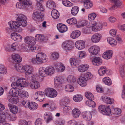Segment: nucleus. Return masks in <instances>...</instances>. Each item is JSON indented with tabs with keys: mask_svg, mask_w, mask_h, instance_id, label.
<instances>
[{
	"mask_svg": "<svg viewBox=\"0 0 125 125\" xmlns=\"http://www.w3.org/2000/svg\"><path fill=\"white\" fill-rule=\"evenodd\" d=\"M106 68L104 66L101 67L98 70V73L100 76H103L105 73L106 71Z\"/></svg>",
	"mask_w": 125,
	"mask_h": 125,
	"instance_id": "58836bf2",
	"label": "nucleus"
},
{
	"mask_svg": "<svg viewBox=\"0 0 125 125\" xmlns=\"http://www.w3.org/2000/svg\"><path fill=\"white\" fill-rule=\"evenodd\" d=\"M71 110V108L69 106H65L63 108L64 112L66 114L69 113Z\"/></svg>",
	"mask_w": 125,
	"mask_h": 125,
	"instance_id": "774afa93",
	"label": "nucleus"
},
{
	"mask_svg": "<svg viewBox=\"0 0 125 125\" xmlns=\"http://www.w3.org/2000/svg\"><path fill=\"white\" fill-rule=\"evenodd\" d=\"M80 114V110L77 108L74 109L72 111V115L75 118H78Z\"/></svg>",
	"mask_w": 125,
	"mask_h": 125,
	"instance_id": "c85d7f7f",
	"label": "nucleus"
},
{
	"mask_svg": "<svg viewBox=\"0 0 125 125\" xmlns=\"http://www.w3.org/2000/svg\"><path fill=\"white\" fill-rule=\"evenodd\" d=\"M62 3L65 6L71 7L73 6V4L68 0H63Z\"/></svg>",
	"mask_w": 125,
	"mask_h": 125,
	"instance_id": "6e6d98bb",
	"label": "nucleus"
},
{
	"mask_svg": "<svg viewBox=\"0 0 125 125\" xmlns=\"http://www.w3.org/2000/svg\"><path fill=\"white\" fill-rule=\"evenodd\" d=\"M101 35L97 33L94 34L91 37V40L93 42L97 43L99 42L100 39Z\"/></svg>",
	"mask_w": 125,
	"mask_h": 125,
	"instance_id": "6ab92c4d",
	"label": "nucleus"
},
{
	"mask_svg": "<svg viewBox=\"0 0 125 125\" xmlns=\"http://www.w3.org/2000/svg\"><path fill=\"white\" fill-rule=\"evenodd\" d=\"M55 65L57 70L59 72H63L65 69V66L60 62L56 63Z\"/></svg>",
	"mask_w": 125,
	"mask_h": 125,
	"instance_id": "a211bd4d",
	"label": "nucleus"
},
{
	"mask_svg": "<svg viewBox=\"0 0 125 125\" xmlns=\"http://www.w3.org/2000/svg\"><path fill=\"white\" fill-rule=\"evenodd\" d=\"M45 93L47 96L51 98L55 97L57 95L56 91L52 88H49L45 89Z\"/></svg>",
	"mask_w": 125,
	"mask_h": 125,
	"instance_id": "1a4fd4ad",
	"label": "nucleus"
},
{
	"mask_svg": "<svg viewBox=\"0 0 125 125\" xmlns=\"http://www.w3.org/2000/svg\"><path fill=\"white\" fill-rule=\"evenodd\" d=\"M34 71L33 67L31 65H27L24 66L25 77L29 80L34 79V75L32 73Z\"/></svg>",
	"mask_w": 125,
	"mask_h": 125,
	"instance_id": "39448f33",
	"label": "nucleus"
},
{
	"mask_svg": "<svg viewBox=\"0 0 125 125\" xmlns=\"http://www.w3.org/2000/svg\"><path fill=\"white\" fill-rule=\"evenodd\" d=\"M70 62L71 66L73 68H75L79 65L78 60L74 58H71L70 59Z\"/></svg>",
	"mask_w": 125,
	"mask_h": 125,
	"instance_id": "72a5a7b5",
	"label": "nucleus"
},
{
	"mask_svg": "<svg viewBox=\"0 0 125 125\" xmlns=\"http://www.w3.org/2000/svg\"><path fill=\"white\" fill-rule=\"evenodd\" d=\"M9 93L10 94L9 95L14 97L18 96L19 94V92L18 90L13 87L10 90Z\"/></svg>",
	"mask_w": 125,
	"mask_h": 125,
	"instance_id": "f704fd0d",
	"label": "nucleus"
},
{
	"mask_svg": "<svg viewBox=\"0 0 125 125\" xmlns=\"http://www.w3.org/2000/svg\"><path fill=\"white\" fill-rule=\"evenodd\" d=\"M32 2L29 0H20L16 5V7L20 9H27L29 6L32 4Z\"/></svg>",
	"mask_w": 125,
	"mask_h": 125,
	"instance_id": "423d86ee",
	"label": "nucleus"
},
{
	"mask_svg": "<svg viewBox=\"0 0 125 125\" xmlns=\"http://www.w3.org/2000/svg\"><path fill=\"white\" fill-rule=\"evenodd\" d=\"M20 96L21 97L23 98H26L28 97L29 96L28 94L26 91H23L21 92Z\"/></svg>",
	"mask_w": 125,
	"mask_h": 125,
	"instance_id": "052dcab7",
	"label": "nucleus"
},
{
	"mask_svg": "<svg viewBox=\"0 0 125 125\" xmlns=\"http://www.w3.org/2000/svg\"><path fill=\"white\" fill-rule=\"evenodd\" d=\"M35 39L36 41L40 42H44L47 40L43 35L41 34L36 35L35 36Z\"/></svg>",
	"mask_w": 125,
	"mask_h": 125,
	"instance_id": "7c9ffc66",
	"label": "nucleus"
},
{
	"mask_svg": "<svg viewBox=\"0 0 125 125\" xmlns=\"http://www.w3.org/2000/svg\"><path fill=\"white\" fill-rule=\"evenodd\" d=\"M88 51L91 55H96L99 52L100 48L98 46L94 45L91 47Z\"/></svg>",
	"mask_w": 125,
	"mask_h": 125,
	"instance_id": "4468645a",
	"label": "nucleus"
},
{
	"mask_svg": "<svg viewBox=\"0 0 125 125\" xmlns=\"http://www.w3.org/2000/svg\"><path fill=\"white\" fill-rule=\"evenodd\" d=\"M21 104L25 107L28 108L30 102L28 101L24 100L22 101Z\"/></svg>",
	"mask_w": 125,
	"mask_h": 125,
	"instance_id": "338daca9",
	"label": "nucleus"
},
{
	"mask_svg": "<svg viewBox=\"0 0 125 125\" xmlns=\"http://www.w3.org/2000/svg\"><path fill=\"white\" fill-rule=\"evenodd\" d=\"M113 52L111 50L106 51L103 53V57L106 59H108L112 57Z\"/></svg>",
	"mask_w": 125,
	"mask_h": 125,
	"instance_id": "cd10ccee",
	"label": "nucleus"
},
{
	"mask_svg": "<svg viewBox=\"0 0 125 125\" xmlns=\"http://www.w3.org/2000/svg\"><path fill=\"white\" fill-rule=\"evenodd\" d=\"M73 45V43L72 41H68L63 42L62 44V47L66 51H68L72 49Z\"/></svg>",
	"mask_w": 125,
	"mask_h": 125,
	"instance_id": "9b49d317",
	"label": "nucleus"
},
{
	"mask_svg": "<svg viewBox=\"0 0 125 125\" xmlns=\"http://www.w3.org/2000/svg\"><path fill=\"white\" fill-rule=\"evenodd\" d=\"M46 6L49 8L53 9L56 7V5L54 2L52 0H49L46 3Z\"/></svg>",
	"mask_w": 125,
	"mask_h": 125,
	"instance_id": "ea45409f",
	"label": "nucleus"
},
{
	"mask_svg": "<svg viewBox=\"0 0 125 125\" xmlns=\"http://www.w3.org/2000/svg\"><path fill=\"white\" fill-rule=\"evenodd\" d=\"M96 14L94 13L89 14L88 16V19L90 21L93 20L96 17Z\"/></svg>",
	"mask_w": 125,
	"mask_h": 125,
	"instance_id": "0e129e2a",
	"label": "nucleus"
},
{
	"mask_svg": "<svg viewBox=\"0 0 125 125\" xmlns=\"http://www.w3.org/2000/svg\"><path fill=\"white\" fill-rule=\"evenodd\" d=\"M36 6L37 9L34 11L32 18L39 22H41L42 21V18L43 16V14L41 13V11H43L44 9L41 3L37 2Z\"/></svg>",
	"mask_w": 125,
	"mask_h": 125,
	"instance_id": "f257e3e1",
	"label": "nucleus"
},
{
	"mask_svg": "<svg viewBox=\"0 0 125 125\" xmlns=\"http://www.w3.org/2000/svg\"><path fill=\"white\" fill-rule=\"evenodd\" d=\"M102 81L104 83L108 85H111L112 83V81L111 79L107 77L104 78Z\"/></svg>",
	"mask_w": 125,
	"mask_h": 125,
	"instance_id": "8fccbe9b",
	"label": "nucleus"
},
{
	"mask_svg": "<svg viewBox=\"0 0 125 125\" xmlns=\"http://www.w3.org/2000/svg\"><path fill=\"white\" fill-rule=\"evenodd\" d=\"M86 104L88 106L92 107H95V102L93 101V100H89L86 102Z\"/></svg>",
	"mask_w": 125,
	"mask_h": 125,
	"instance_id": "4d7b16f0",
	"label": "nucleus"
},
{
	"mask_svg": "<svg viewBox=\"0 0 125 125\" xmlns=\"http://www.w3.org/2000/svg\"><path fill=\"white\" fill-rule=\"evenodd\" d=\"M34 79L32 78L31 81L30 83V87L32 89H38L40 87V85L39 83L35 80V78L34 76Z\"/></svg>",
	"mask_w": 125,
	"mask_h": 125,
	"instance_id": "ddd939ff",
	"label": "nucleus"
},
{
	"mask_svg": "<svg viewBox=\"0 0 125 125\" xmlns=\"http://www.w3.org/2000/svg\"><path fill=\"white\" fill-rule=\"evenodd\" d=\"M65 90L68 92H72L74 90V88L73 86L69 85H66L65 87Z\"/></svg>",
	"mask_w": 125,
	"mask_h": 125,
	"instance_id": "de8ad7c7",
	"label": "nucleus"
},
{
	"mask_svg": "<svg viewBox=\"0 0 125 125\" xmlns=\"http://www.w3.org/2000/svg\"><path fill=\"white\" fill-rule=\"evenodd\" d=\"M37 104L36 103L32 102L31 103H30L28 108L30 110H34L37 108Z\"/></svg>",
	"mask_w": 125,
	"mask_h": 125,
	"instance_id": "864d4df0",
	"label": "nucleus"
},
{
	"mask_svg": "<svg viewBox=\"0 0 125 125\" xmlns=\"http://www.w3.org/2000/svg\"><path fill=\"white\" fill-rule=\"evenodd\" d=\"M89 66L87 64H82L78 67V71L81 72H83L87 71L89 68Z\"/></svg>",
	"mask_w": 125,
	"mask_h": 125,
	"instance_id": "a878e982",
	"label": "nucleus"
},
{
	"mask_svg": "<svg viewBox=\"0 0 125 125\" xmlns=\"http://www.w3.org/2000/svg\"><path fill=\"white\" fill-rule=\"evenodd\" d=\"M11 38L15 41H20L22 39V37L19 34L16 33H12L11 35Z\"/></svg>",
	"mask_w": 125,
	"mask_h": 125,
	"instance_id": "4be33fe9",
	"label": "nucleus"
},
{
	"mask_svg": "<svg viewBox=\"0 0 125 125\" xmlns=\"http://www.w3.org/2000/svg\"><path fill=\"white\" fill-rule=\"evenodd\" d=\"M27 17L25 15L20 14L18 15L15 21H11L8 22V23H13L15 22L17 23H27Z\"/></svg>",
	"mask_w": 125,
	"mask_h": 125,
	"instance_id": "0eeeda50",
	"label": "nucleus"
},
{
	"mask_svg": "<svg viewBox=\"0 0 125 125\" xmlns=\"http://www.w3.org/2000/svg\"><path fill=\"white\" fill-rule=\"evenodd\" d=\"M51 14L52 18L55 19H57L59 16V12L55 9L53 10H52Z\"/></svg>",
	"mask_w": 125,
	"mask_h": 125,
	"instance_id": "37998d69",
	"label": "nucleus"
},
{
	"mask_svg": "<svg viewBox=\"0 0 125 125\" xmlns=\"http://www.w3.org/2000/svg\"><path fill=\"white\" fill-rule=\"evenodd\" d=\"M81 34V32L79 30L73 31L70 35L71 37L73 39H75L79 37Z\"/></svg>",
	"mask_w": 125,
	"mask_h": 125,
	"instance_id": "c756f323",
	"label": "nucleus"
},
{
	"mask_svg": "<svg viewBox=\"0 0 125 125\" xmlns=\"http://www.w3.org/2000/svg\"><path fill=\"white\" fill-rule=\"evenodd\" d=\"M86 29H85V33L87 34L90 33V31L92 30L94 31H97L102 29L104 26H106L107 24L104 25L103 24H86Z\"/></svg>",
	"mask_w": 125,
	"mask_h": 125,
	"instance_id": "7ed1b4c3",
	"label": "nucleus"
},
{
	"mask_svg": "<svg viewBox=\"0 0 125 125\" xmlns=\"http://www.w3.org/2000/svg\"><path fill=\"white\" fill-rule=\"evenodd\" d=\"M65 123L64 120L62 119H60L55 122L56 125H63Z\"/></svg>",
	"mask_w": 125,
	"mask_h": 125,
	"instance_id": "e2e57ef3",
	"label": "nucleus"
},
{
	"mask_svg": "<svg viewBox=\"0 0 125 125\" xmlns=\"http://www.w3.org/2000/svg\"><path fill=\"white\" fill-rule=\"evenodd\" d=\"M64 79L62 76H57L54 79V85L55 87L59 89L62 86V83L64 81Z\"/></svg>",
	"mask_w": 125,
	"mask_h": 125,
	"instance_id": "9d476101",
	"label": "nucleus"
},
{
	"mask_svg": "<svg viewBox=\"0 0 125 125\" xmlns=\"http://www.w3.org/2000/svg\"><path fill=\"white\" fill-rule=\"evenodd\" d=\"M67 23H77L76 20L74 18H72L67 20Z\"/></svg>",
	"mask_w": 125,
	"mask_h": 125,
	"instance_id": "69168bd1",
	"label": "nucleus"
},
{
	"mask_svg": "<svg viewBox=\"0 0 125 125\" xmlns=\"http://www.w3.org/2000/svg\"><path fill=\"white\" fill-rule=\"evenodd\" d=\"M119 71L121 76L123 77L125 75L124 71H125V64L121 65L120 66Z\"/></svg>",
	"mask_w": 125,
	"mask_h": 125,
	"instance_id": "5fc2aeb1",
	"label": "nucleus"
},
{
	"mask_svg": "<svg viewBox=\"0 0 125 125\" xmlns=\"http://www.w3.org/2000/svg\"><path fill=\"white\" fill-rule=\"evenodd\" d=\"M28 82L26 80L22 78L18 80L16 82L13 83L11 84V86L17 89H21L24 87L27 86Z\"/></svg>",
	"mask_w": 125,
	"mask_h": 125,
	"instance_id": "20e7f679",
	"label": "nucleus"
},
{
	"mask_svg": "<svg viewBox=\"0 0 125 125\" xmlns=\"http://www.w3.org/2000/svg\"><path fill=\"white\" fill-rule=\"evenodd\" d=\"M39 73L40 75L43 77L47 76L46 68L42 67L40 68L39 70Z\"/></svg>",
	"mask_w": 125,
	"mask_h": 125,
	"instance_id": "473e14b6",
	"label": "nucleus"
},
{
	"mask_svg": "<svg viewBox=\"0 0 125 125\" xmlns=\"http://www.w3.org/2000/svg\"><path fill=\"white\" fill-rule=\"evenodd\" d=\"M44 119L46 123H48L53 119L51 113L47 112L45 113L44 115Z\"/></svg>",
	"mask_w": 125,
	"mask_h": 125,
	"instance_id": "b1692460",
	"label": "nucleus"
},
{
	"mask_svg": "<svg viewBox=\"0 0 125 125\" xmlns=\"http://www.w3.org/2000/svg\"><path fill=\"white\" fill-rule=\"evenodd\" d=\"M108 42L113 46L117 44L116 40L114 38L111 37H108L107 39Z\"/></svg>",
	"mask_w": 125,
	"mask_h": 125,
	"instance_id": "49530a36",
	"label": "nucleus"
},
{
	"mask_svg": "<svg viewBox=\"0 0 125 125\" xmlns=\"http://www.w3.org/2000/svg\"><path fill=\"white\" fill-rule=\"evenodd\" d=\"M21 46L23 51L27 52H29V46L25 44H23L21 45Z\"/></svg>",
	"mask_w": 125,
	"mask_h": 125,
	"instance_id": "bf43d9fd",
	"label": "nucleus"
},
{
	"mask_svg": "<svg viewBox=\"0 0 125 125\" xmlns=\"http://www.w3.org/2000/svg\"><path fill=\"white\" fill-rule=\"evenodd\" d=\"M113 3H114L115 4L111 8V9H115L119 7L122 5V1L118 0H114Z\"/></svg>",
	"mask_w": 125,
	"mask_h": 125,
	"instance_id": "4c0bfd02",
	"label": "nucleus"
},
{
	"mask_svg": "<svg viewBox=\"0 0 125 125\" xmlns=\"http://www.w3.org/2000/svg\"><path fill=\"white\" fill-rule=\"evenodd\" d=\"M84 7L86 9L91 8L93 5V4L89 0H86L83 2Z\"/></svg>",
	"mask_w": 125,
	"mask_h": 125,
	"instance_id": "a19ab883",
	"label": "nucleus"
},
{
	"mask_svg": "<svg viewBox=\"0 0 125 125\" xmlns=\"http://www.w3.org/2000/svg\"><path fill=\"white\" fill-rule=\"evenodd\" d=\"M47 60V56L44 53L42 52L38 53L36 58H33L30 60V62L32 64H39L46 62Z\"/></svg>",
	"mask_w": 125,
	"mask_h": 125,
	"instance_id": "f03ea898",
	"label": "nucleus"
},
{
	"mask_svg": "<svg viewBox=\"0 0 125 125\" xmlns=\"http://www.w3.org/2000/svg\"><path fill=\"white\" fill-rule=\"evenodd\" d=\"M102 99L104 102L107 104H112L114 102V100L113 99L104 96L102 97Z\"/></svg>",
	"mask_w": 125,
	"mask_h": 125,
	"instance_id": "c9c22d12",
	"label": "nucleus"
},
{
	"mask_svg": "<svg viewBox=\"0 0 125 125\" xmlns=\"http://www.w3.org/2000/svg\"><path fill=\"white\" fill-rule=\"evenodd\" d=\"M77 81L78 83L82 86H85L87 85V79L84 77L81 76L79 77Z\"/></svg>",
	"mask_w": 125,
	"mask_h": 125,
	"instance_id": "dca6fc26",
	"label": "nucleus"
},
{
	"mask_svg": "<svg viewBox=\"0 0 125 125\" xmlns=\"http://www.w3.org/2000/svg\"><path fill=\"white\" fill-rule=\"evenodd\" d=\"M46 68L47 76L51 75L54 73V70L53 67H47Z\"/></svg>",
	"mask_w": 125,
	"mask_h": 125,
	"instance_id": "a18cd8bd",
	"label": "nucleus"
},
{
	"mask_svg": "<svg viewBox=\"0 0 125 125\" xmlns=\"http://www.w3.org/2000/svg\"><path fill=\"white\" fill-rule=\"evenodd\" d=\"M17 96H12L11 95H8L7 98L8 101L13 104H15L19 102Z\"/></svg>",
	"mask_w": 125,
	"mask_h": 125,
	"instance_id": "aec40b11",
	"label": "nucleus"
},
{
	"mask_svg": "<svg viewBox=\"0 0 125 125\" xmlns=\"http://www.w3.org/2000/svg\"><path fill=\"white\" fill-rule=\"evenodd\" d=\"M24 42L27 44L30 45H34L36 42L33 38L31 37L27 36L24 38Z\"/></svg>",
	"mask_w": 125,
	"mask_h": 125,
	"instance_id": "412c9836",
	"label": "nucleus"
},
{
	"mask_svg": "<svg viewBox=\"0 0 125 125\" xmlns=\"http://www.w3.org/2000/svg\"><path fill=\"white\" fill-rule=\"evenodd\" d=\"M43 92L38 91L36 92L35 94L34 98L40 101H42L44 100L45 96Z\"/></svg>",
	"mask_w": 125,
	"mask_h": 125,
	"instance_id": "f8f14e48",
	"label": "nucleus"
},
{
	"mask_svg": "<svg viewBox=\"0 0 125 125\" xmlns=\"http://www.w3.org/2000/svg\"><path fill=\"white\" fill-rule=\"evenodd\" d=\"M12 57L13 60L16 62H20L22 60L21 58L18 54H13Z\"/></svg>",
	"mask_w": 125,
	"mask_h": 125,
	"instance_id": "79ce46f5",
	"label": "nucleus"
},
{
	"mask_svg": "<svg viewBox=\"0 0 125 125\" xmlns=\"http://www.w3.org/2000/svg\"><path fill=\"white\" fill-rule=\"evenodd\" d=\"M98 108L99 111L104 115H110L111 114V110L109 106L101 105L99 106Z\"/></svg>",
	"mask_w": 125,
	"mask_h": 125,
	"instance_id": "6e6552de",
	"label": "nucleus"
},
{
	"mask_svg": "<svg viewBox=\"0 0 125 125\" xmlns=\"http://www.w3.org/2000/svg\"><path fill=\"white\" fill-rule=\"evenodd\" d=\"M19 45L20 44L18 43L15 42L9 46V49L7 48V49H8L7 50L9 51H14L18 49Z\"/></svg>",
	"mask_w": 125,
	"mask_h": 125,
	"instance_id": "393cba45",
	"label": "nucleus"
},
{
	"mask_svg": "<svg viewBox=\"0 0 125 125\" xmlns=\"http://www.w3.org/2000/svg\"><path fill=\"white\" fill-rule=\"evenodd\" d=\"M57 27L58 30L61 33H63L67 31L68 28L64 24H57Z\"/></svg>",
	"mask_w": 125,
	"mask_h": 125,
	"instance_id": "f3484780",
	"label": "nucleus"
},
{
	"mask_svg": "<svg viewBox=\"0 0 125 125\" xmlns=\"http://www.w3.org/2000/svg\"><path fill=\"white\" fill-rule=\"evenodd\" d=\"M75 47L79 50H81L84 49L85 47L84 42L83 40H80L76 42L75 43Z\"/></svg>",
	"mask_w": 125,
	"mask_h": 125,
	"instance_id": "2eb2a0df",
	"label": "nucleus"
},
{
	"mask_svg": "<svg viewBox=\"0 0 125 125\" xmlns=\"http://www.w3.org/2000/svg\"><path fill=\"white\" fill-rule=\"evenodd\" d=\"M10 28L13 30L15 31L16 29L18 28L20 26L25 27L27 25V24H8Z\"/></svg>",
	"mask_w": 125,
	"mask_h": 125,
	"instance_id": "2f4dec72",
	"label": "nucleus"
},
{
	"mask_svg": "<svg viewBox=\"0 0 125 125\" xmlns=\"http://www.w3.org/2000/svg\"><path fill=\"white\" fill-rule=\"evenodd\" d=\"M82 114L83 118L86 120L89 121L91 119L92 115L90 112L87 111L83 112Z\"/></svg>",
	"mask_w": 125,
	"mask_h": 125,
	"instance_id": "5701e85b",
	"label": "nucleus"
},
{
	"mask_svg": "<svg viewBox=\"0 0 125 125\" xmlns=\"http://www.w3.org/2000/svg\"><path fill=\"white\" fill-rule=\"evenodd\" d=\"M83 99V96L79 94H76L73 97V100L76 102H80Z\"/></svg>",
	"mask_w": 125,
	"mask_h": 125,
	"instance_id": "c03bdc74",
	"label": "nucleus"
},
{
	"mask_svg": "<svg viewBox=\"0 0 125 125\" xmlns=\"http://www.w3.org/2000/svg\"><path fill=\"white\" fill-rule=\"evenodd\" d=\"M102 61L100 57H96L93 59L92 62L94 65L98 66L102 63Z\"/></svg>",
	"mask_w": 125,
	"mask_h": 125,
	"instance_id": "bb28decb",
	"label": "nucleus"
},
{
	"mask_svg": "<svg viewBox=\"0 0 125 125\" xmlns=\"http://www.w3.org/2000/svg\"><path fill=\"white\" fill-rule=\"evenodd\" d=\"M85 96L89 100H93L94 99V97L92 94L89 92H86L85 93Z\"/></svg>",
	"mask_w": 125,
	"mask_h": 125,
	"instance_id": "603ef678",
	"label": "nucleus"
},
{
	"mask_svg": "<svg viewBox=\"0 0 125 125\" xmlns=\"http://www.w3.org/2000/svg\"><path fill=\"white\" fill-rule=\"evenodd\" d=\"M79 10V7L77 6L73 7L71 10V13L73 15H75L78 13Z\"/></svg>",
	"mask_w": 125,
	"mask_h": 125,
	"instance_id": "3c124183",
	"label": "nucleus"
},
{
	"mask_svg": "<svg viewBox=\"0 0 125 125\" xmlns=\"http://www.w3.org/2000/svg\"><path fill=\"white\" fill-rule=\"evenodd\" d=\"M86 24H74L75 26L77 28H81L84 27L83 29V33L84 34H85V30L86 29Z\"/></svg>",
	"mask_w": 125,
	"mask_h": 125,
	"instance_id": "680f3d73",
	"label": "nucleus"
},
{
	"mask_svg": "<svg viewBox=\"0 0 125 125\" xmlns=\"http://www.w3.org/2000/svg\"><path fill=\"white\" fill-rule=\"evenodd\" d=\"M67 81L68 82L72 83L76 82V79L73 76L69 75L67 77Z\"/></svg>",
	"mask_w": 125,
	"mask_h": 125,
	"instance_id": "09e8293b",
	"label": "nucleus"
},
{
	"mask_svg": "<svg viewBox=\"0 0 125 125\" xmlns=\"http://www.w3.org/2000/svg\"><path fill=\"white\" fill-rule=\"evenodd\" d=\"M7 70L6 68L3 65L0 64V73L2 74L6 73Z\"/></svg>",
	"mask_w": 125,
	"mask_h": 125,
	"instance_id": "13d9d810",
	"label": "nucleus"
},
{
	"mask_svg": "<svg viewBox=\"0 0 125 125\" xmlns=\"http://www.w3.org/2000/svg\"><path fill=\"white\" fill-rule=\"evenodd\" d=\"M14 67L18 72L22 73L24 71V66H23L21 64H16L14 66Z\"/></svg>",
	"mask_w": 125,
	"mask_h": 125,
	"instance_id": "e433bc0d",
	"label": "nucleus"
}]
</instances>
